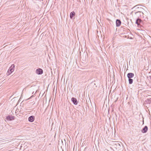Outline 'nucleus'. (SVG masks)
Returning <instances> with one entry per match:
<instances>
[{
    "label": "nucleus",
    "mask_w": 151,
    "mask_h": 151,
    "mask_svg": "<svg viewBox=\"0 0 151 151\" xmlns=\"http://www.w3.org/2000/svg\"><path fill=\"white\" fill-rule=\"evenodd\" d=\"M48 10H44V12L45 11L46 12H48V11H47Z\"/></svg>",
    "instance_id": "20"
},
{
    "label": "nucleus",
    "mask_w": 151,
    "mask_h": 151,
    "mask_svg": "<svg viewBox=\"0 0 151 151\" xmlns=\"http://www.w3.org/2000/svg\"><path fill=\"white\" fill-rule=\"evenodd\" d=\"M148 78H150V79L151 81V76H150L148 77Z\"/></svg>",
    "instance_id": "19"
},
{
    "label": "nucleus",
    "mask_w": 151,
    "mask_h": 151,
    "mask_svg": "<svg viewBox=\"0 0 151 151\" xmlns=\"http://www.w3.org/2000/svg\"><path fill=\"white\" fill-rule=\"evenodd\" d=\"M130 21H131V22H132V20H131V19H130Z\"/></svg>",
    "instance_id": "27"
},
{
    "label": "nucleus",
    "mask_w": 151,
    "mask_h": 151,
    "mask_svg": "<svg viewBox=\"0 0 151 151\" xmlns=\"http://www.w3.org/2000/svg\"><path fill=\"white\" fill-rule=\"evenodd\" d=\"M75 13L74 11H73L70 13V18L72 19H74V17H75Z\"/></svg>",
    "instance_id": "11"
},
{
    "label": "nucleus",
    "mask_w": 151,
    "mask_h": 151,
    "mask_svg": "<svg viewBox=\"0 0 151 151\" xmlns=\"http://www.w3.org/2000/svg\"><path fill=\"white\" fill-rule=\"evenodd\" d=\"M132 12H131V13H130V14H132Z\"/></svg>",
    "instance_id": "23"
},
{
    "label": "nucleus",
    "mask_w": 151,
    "mask_h": 151,
    "mask_svg": "<svg viewBox=\"0 0 151 151\" xmlns=\"http://www.w3.org/2000/svg\"><path fill=\"white\" fill-rule=\"evenodd\" d=\"M116 145V146L118 147V148H120L121 147V145H122V144L121 143V144H120L119 143L117 142L116 144L115 145Z\"/></svg>",
    "instance_id": "14"
},
{
    "label": "nucleus",
    "mask_w": 151,
    "mask_h": 151,
    "mask_svg": "<svg viewBox=\"0 0 151 151\" xmlns=\"http://www.w3.org/2000/svg\"><path fill=\"white\" fill-rule=\"evenodd\" d=\"M20 100V99H19V101H18V102H19V101Z\"/></svg>",
    "instance_id": "25"
},
{
    "label": "nucleus",
    "mask_w": 151,
    "mask_h": 151,
    "mask_svg": "<svg viewBox=\"0 0 151 151\" xmlns=\"http://www.w3.org/2000/svg\"><path fill=\"white\" fill-rule=\"evenodd\" d=\"M130 31V33H131V35H132V34L131 33V32Z\"/></svg>",
    "instance_id": "22"
},
{
    "label": "nucleus",
    "mask_w": 151,
    "mask_h": 151,
    "mask_svg": "<svg viewBox=\"0 0 151 151\" xmlns=\"http://www.w3.org/2000/svg\"><path fill=\"white\" fill-rule=\"evenodd\" d=\"M128 25H129V22H128Z\"/></svg>",
    "instance_id": "28"
},
{
    "label": "nucleus",
    "mask_w": 151,
    "mask_h": 151,
    "mask_svg": "<svg viewBox=\"0 0 151 151\" xmlns=\"http://www.w3.org/2000/svg\"><path fill=\"white\" fill-rule=\"evenodd\" d=\"M15 119V117L12 115H9L6 116V119L8 121H12Z\"/></svg>",
    "instance_id": "3"
},
{
    "label": "nucleus",
    "mask_w": 151,
    "mask_h": 151,
    "mask_svg": "<svg viewBox=\"0 0 151 151\" xmlns=\"http://www.w3.org/2000/svg\"><path fill=\"white\" fill-rule=\"evenodd\" d=\"M127 77L128 78L129 85L127 87V91H128L129 95H128V97L129 96L130 101L132 100V86L131 84H132V73H129L127 74Z\"/></svg>",
    "instance_id": "1"
},
{
    "label": "nucleus",
    "mask_w": 151,
    "mask_h": 151,
    "mask_svg": "<svg viewBox=\"0 0 151 151\" xmlns=\"http://www.w3.org/2000/svg\"><path fill=\"white\" fill-rule=\"evenodd\" d=\"M36 73L38 75H41L43 73V70L42 69L39 68L36 70Z\"/></svg>",
    "instance_id": "6"
},
{
    "label": "nucleus",
    "mask_w": 151,
    "mask_h": 151,
    "mask_svg": "<svg viewBox=\"0 0 151 151\" xmlns=\"http://www.w3.org/2000/svg\"><path fill=\"white\" fill-rule=\"evenodd\" d=\"M133 8L134 9H146V7L144 6L138 5L134 7Z\"/></svg>",
    "instance_id": "4"
},
{
    "label": "nucleus",
    "mask_w": 151,
    "mask_h": 151,
    "mask_svg": "<svg viewBox=\"0 0 151 151\" xmlns=\"http://www.w3.org/2000/svg\"><path fill=\"white\" fill-rule=\"evenodd\" d=\"M128 38H129L130 39H132V37L131 36H130L129 35H128Z\"/></svg>",
    "instance_id": "16"
},
{
    "label": "nucleus",
    "mask_w": 151,
    "mask_h": 151,
    "mask_svg": "<svg viewBox=\"0 0 151 151\" xmlns=\"http://www.w3.org/2000/svg\"><path fill=\"white\" fill-rule=\"evenodd\" d=\"M131 138H130V139H128V144H129V145L130 146H131L132 145V142H131Z\"/></svg>",
    "instance_id": "13"
},
{
    "label": "nucleus",
    "mask_w": 151,
    "mask_h": 151,
    "mask_svg": "<svg viewBox=\"0 0 151 151\" xmlns=\"http://www.w3.org/2000/svg\"><path fill=\"white\" fill-rule=\"evenodd\" d=\"M66 109L67 110V111H68V110H69V111L71 112L70 109V107H69L68 109L66 108Z\"/></svg>",
    "instance_id": "17"
},
{
    "label": "nucleus",
    "mask_w": 151,
    "mask_h": 151,
    "mask_svg": "<svg viewBox=\"0 0 151 151\" xmlns=\"http://www.w3.org/2000/svg\"><path fill=\"white\" fill-rule=\"evenodd\" d=\"M142 22V20L139 18L137 19L136 21V23L138 25L139 24L141 23Z\"/></svg>",
    "instance_id": "12"
},
{
    "label": "nucleus",
    "mask_w": 151,
    "mask_h": 151,
    "mask_svg": "<svg viewBox=\"0 0 151 151\" xmlns=\"http://www.w3.org/2000/svg\"><path fill=\"white\" fill-rule=\"evenodd\" d=\"M14 68L15 65L14 64H12L8 69L6 73V75L7 76H9L14 71Z\"/></svg>",
    "instance_id": "2"
},
{
    "label": "nucleus",
    "mask_w": 151,
    "mask_h": 151,
    "mask_svg": "<svg viewBox=\"0 0 151 151\" xmlns=\"http://www.w3.org/2000/svg\"><path fill=\"white\" fill-rule=\"evenodd\" d=\"M116 26L117 27H119L121 24V22L120 19H117L116 22Z\"/></svg>",
    "instance_id": "9"
},
{
    "label": "nucleus",
    "mask_w": 151,
    "mask_h": 151,
    "mask_svg": "<svg viewBox=\"0 0 151 151\" xmlns=\"http://www.w3.org/2000/svg\"><path fill=\"white\" fill-rule=\"evenodd\" d=\"M71 101L74 104L76 105L78 104V101L76 98L75 97H72L71 99Z\"/></svg>",
    "instance_id": "5"
},
{
    "label": "nucleus",
    "mask_w": 151,
    "mask_h": 151,
    "mask_svg": "<svg viewBox=\"0 0 151 151\" xmlns=\"http://www.w3.org/2000/svg\"><path fill=\"white\" fill-rule=\"evenodd\" d=\"M131 119V117H128V119H127L128 124L129 125V126L130 127L132 126V122Z\"/></svg>",
    "instance_id": "8"
},
{
    "label": "nucleus",
    "mask_w": 151,
    "mask_h": 151,
    "mask_svg": "<svg viewBox=\"0 0 151 151\" xmlns=\"http://www.w3.org/2000/svg\"><path fill=\"white\" fill-rule=\"evenodd\" d=\"M35 119V117L34 116H29L28 118V121L30 122H33Z\"/></svg>",
    "instance_id": "7"
},
{
    "label": "nucleus",
    "mask_w": 151,
    "mask_h": 151,
    "mask_svg": "<svg viewBox=\"0 0 151 151\" xmlns=\"http://www.w3.org/2000/svg\"><path fill=\"white\" fill-rule=\"evenodd\" d=\"M150 100H151V99H150Z\"/></svg>",
    "instance_id": "30"
},
{
    "label": "nucleus",
    "mask_w": 151,
    "mask_h": 151,
    "mask_svg": "<svg viewBox=\"0 0 151 151\" xmlns=\"http://www.w3.org/2000/svg\"><path fill=\"white\" fill-rule=\"evenodd\" d=\"M150 99H147L146 101L147 102L148 101L149 102V103L151 102V100H150Z\"/></svg>",
    "instance_id": "15"
},
{
    "label": "nucleus",
    "mask_w": 151,
    "mask_h": 151,
    "mask_svg": "<svg viewBox=\"0 0 151 151\" xmlns=\"http://www.w3.org/2000/svg\"><path fill=\"white\" fill-rule=\"evenodd\" d=\"M134 76V74L133 73V77Z\"/></svg>",
    "instance_id": "24"
},
{
    "label": "nucleus",
    "mask_w": 151,
    "mask_h": 151,
    "mask_svg": "<svg viewBox=\"0 0 151 151\" xmlns=\"http://www.w3.org/2000/svg\"><path fill=\"white\" fill-rule=\"evenodd\" d=\"M85 54L86 55H87V52H84V55H85Z\"/></svg>",
    "instance_id": "21"
},
{
    "label": "nucleus",
    "mask_w": 151,
    "mask_h": 151,
    "mask_svg": "<svg viewBox=\"0 0 151 151\" xmlns=\"http://www.w3.org/2000/svg\"><path fill=\"white\" fill-rule=\"evenodd\" d=\"M86 148H85V149L84 150H85V149H86Z\"/></svg>",
    "instance_id": "29"
},
{
    "label": "nucleus",
    "mask_w": 151,
    "mask_h": 151,
    "mask_svg": "<svg viewBox=\"0 0 151 151\" xmlns=\"http://www.w3.org/2000/svg\"><path fill=\"white\" fill-rule=\"evenodd\" d=\"M148 130V127L147 126H145L143 128V129L141 131L143 133H146Z\"/></svg>",
    "instance_id": "10"
},
{
    "label": "nucleus",
    "mask_w": 151,
    "mask_h": 151,
    "mask_svg": "<svg viewBox=\"0 0 151 151\" xmlns=\"http://www.w3.org/2000/svg\"><path fill=\"white\" fill-rule=\"evenodd\" d=\"M33 96V95L30 98L27 99V100H28L31 99V98Z\"/></svg>",
    "instance_id": "18"
},
{
    "label": "nucleus",
    "mask_w": 151,
    "mask_h": 151,
    "mask_svg": "<svg viewBox=\"0 0 151 151\" xmlns=\"http://www.w3.org/2000/svg\"><path fill=\"white\" fill-rule=\"evenodd\" d=\"M33 93H34V92H33L32 93V94H33Z\"/></svg>",
    "instance_id": "26"
}]
</instances>
